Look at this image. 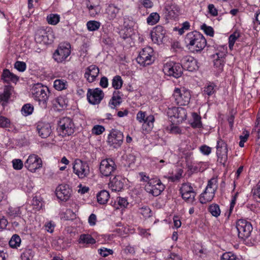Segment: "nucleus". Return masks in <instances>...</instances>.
<instances>
[{"instance_id":"obj_29","label":"nucleus","mask_w":260,"mask_h":260,"mask_svg":"<svg viewBox=\"0 0 260 260\" xmlns=\"http://www.w3.org/2000/svg\"><path fill=\"white\" fill-rule=\"evenodd\" d=\"M48 33L46 31L43 29H40L36 32L35 39L38 43L46 44L48 43Z\"/></svg>"},{"instance_id":"obj_57","label":"nucleus","mask_w":260,"mask_h":260,"mask_svg":"<svg viewBox=\"0 0 260 260\" xmlns=\"http://www.w3.org/2000/svg\"><path fill=\"white\" fill-rule=\"evenodd\" d=\"M12 164L14 169L17 170H21L23 166L22 161L19 159H15L13 160Z\"/></svg>"},{"instance_id":"obj_27","label":"nucleus","mask_w":260,"mask_h":260,"mask_svg":"<svg viewBox=\"0 0 260 260\" xmlns=\"http://www.w3.org/2000/svg\"><path fill=\"white\" fill-rule=\"evenodd\" d=\"M13 88L11 86H5L3 92L0 93V102L5 107L8 103L12 94Z\"/></svg>"},{"instance_id":"obj_36","label":"nucleus","mask_w":260,"mask_h":260,"mask_svg":"<svg viewBox=\"0 0 260 260\" xmlns=\"http://www.w3.org/2000/svg\"><path fill=\"white\" fill-rule=\"evenodd\" d=\"M110 197L109 192L106 190H101L96 196L97 201L100 204H105L107 203Z\"/></svg>"},{"instance_id":"obj_13","label":"nucleus","mask_w":260,"mask_h":260,"mask_svg":"<svg viewBox=\"0 0 260 260\" xmlns=\"http://www.w3.org/2000/svg\"><path fill=\"white\" fill-rule=\"evenodd\" d=\"M182 199L186 202L192 203L194 201L196 192L190 183H184L182 184L180 189Z\"/></svg>"},{"instance_id":"obj_46","label":"nucleus","mask_w":260,"mask_h":260,"mask_svg":"<svg viewBox=\"0 0 260 260\" xmlns=\"http://www.w3.org/2000/svg\"><path fill=\"white\" fill-rule=\"evenodd\" d=\"M59 15L56 14H51L47 17L48 23L53 25L57 24L59 22Z\"/></svg>"},{"instance_id":"obj_54","label":"nucleus","mask_w":260,"mask_h":260,"mask_svg":"<svg viewBox=\"0 0 260 260\" xmlns=\"http://www.w3.org/2000/svg\"><path fill=\"white\" fill-rule=\"evenodd\" d=\"M220 260H237V257L231 252H225L221 255Z\"/></svg>"},{"instance_id":"obj_51","label":"nucleus","mask_w":260,"mask_h":260,"mask_svg":"<svg viewBox=\"0 0 260 260\" xmlns=\"http://www.w3.org/2000/svg\"><path fill=\"white\" fill-rule=\"evenodd\" d=\"M10 120L8 118L0 115V127L8 128L10 126Z\"/></svg>"},{"instance_id":"obj_30","label":"nucleus","mask_w":260,"mask_h":260,"mask_svg":"<svg viewBox=\"0 0 260 260\" xmlns=\"http://www.w3.org/2000/svg\"><path fill=\"white\" fill-rule=\"evenodd\" d=\"M78 243L83 246L95 243V240L89 234H81L78 239Z\"/></svg>"},{"instance_id":"obj_42","label":"nucleus","mask_w":260,"mask_h":260,"mask_svg":"<svg viewBox=\"0 0 260 260\" xmlns=\"http://www.w3.org/2000/svg\"><path fill=\"white\" fill-rule=\"evenodd\" d=\"M86 26L89 31H93L99 29L101 23L95 20H90L87 22Z\"/></svg>"},{"instance_id":"obj_64","label":"nucleus","mask_w":260,"mask_h":260,"mask_svg":"<svg viewBox=\"0 0 260 260\" xmlns=\"http://www.w3.org/2000/svg\"><path fill=\"white\" fill-rule=\"evenodd\" d=\"M117 202L121 208H125L128 204V203L126 199L124 198H118L117 200Z\"/></svg>"},{"instance_id":"obj_6","label":"nucleus","mask_w":260,"mask_h":260,"mask_svg":"<svg viewBox=\"0 0 260 260\" xmlns=\"http://www.w3.org/2000/svg\"><path fill=\"white\" fill-rule=\"evenodd\" d=\"M173 96L175 103L179 106L187 105L191 98L189 90L184 87L175 88Z\"/></svg>"},{"instance_id":"obj_43","label":"nucleus","mask_w":260,"mask_h":260,"mask_svg":"<svg viewBox=\"0 0 260 260\" xmlns=\"http://www.w3.org/2000/svg\"><path fill=\"white\" fill-rule=\"evenodd\" d=\"M217 188V180L215 178H212L208 181L206 189H207V190L215 192Z\"/></svg>"},{"instance_id":"obj_16","label":"nucleus","mask_w":260,"mask_h":260,"mask_svg":"<svg viewBox=\"0 0 260 260\" xmlns=\"http://www.w3.org/2000/svg\"><path fill=\"white\" fill-rule=\"evenodd\" d=\"M37 132L42 138L48 137L52 133L50 123L44 121H39L35 124Z\"/></svg>"},{"instance_id":"obj_37","label":"nucleus","mask_w":260,"mask_h":260,"mask_svg":"<svg viewBox=\"0 0 260 260\" xmlns=\"http://www.w3.org/2000/svg\"><path fill=\"white\" fill-rule=\"evenodd\" d=\"M192 121L190 122V125L193 128H201L202 127L201 121V117L197 113H192Z\"/></svg>"},{"instance_id":"obj_20","label":"nucleus","mask_w":260,"mask_h":260,"mask_svg":"<svg viewBox=\"0 0 260 260\" xmlns=\"http://www.w3.org/2000/svg\"><path fill=\"white\" fill-rule=\"evenodd\" d=\"M181 62L182 69H184L189 72L196 71L199 68L197 60L191 56L183 57L181 60Z\"/></svg>"},{"instance_id":"obj_35","label":"nucleus","mask_w":260,"mask_h":260,"mask_svg":"<svg viewBox=\"0 0 260 260\" xmlns=\"http://www.w3.org/2000/svg\"><path fill=\"white\" fill-rule=\"evenodd\" d=\"M7 214L9 218L14 219L18 217L20 219L21 211L18 207H10L7 211Z\"/></svg>"},{"instance_id":"obj_28","label":"nucleus","mask_w":260,"mask_h":260,"mask_svg":"<svg viewBox=\"0 0 260 260\" xmlns=\"http://www.w3.org/2000/svg\"><path fill=\"white\" fill-rule=\"evenodd\" d=\"M2 79L6 83L10 82L16 83L18 80V78L16 75L10 72L8 69H4L2 75Z\"/></svg>"},{"instance_id":"obj_40","label":"nucleus","mask_w":260,"mask_h":260,"mask_svg":"<svg viewBox=\"0 0 260 260\" xmlns=\"http://www.w3.org/2000/svg\"><path fill=\"white\" fill-rule=\"evenodd\" d=\"M68 82L63 79H56L54 81V87L60 91L67 88Z\"/></svg>"},{"instance_id":"obj_25","label":"nucleus","mask_w":260,"mask_h":260,"mask_svg":"<svg viewBox=\"0 0 260 260\" xmlns=\"http://www.w3.org/2000/svg\"><path fill=\"white\" fill-rule=\"evenodd\" d=\"M99 74V69L95 65L89 66L85 71L84 77L89 83L94 82Z\"/></svg>"},{"instance_id":"obj_2","label":"nucleus","mask_w":260,"mask_h":260,"mask_svg":"<svg viewBox=\"0 0 260 260\" xmlns=\"http://www.w3.org/2000/svg\"><path fill=\"white\" fill-rule=\"evenodd\" d=\"M31 93L34 100L39 103L41 107L46 108L50 93L47 87L43 86L41 83H37L32 86Z\"/></svg>"},{"instance_id":"obj_18","label":"nucleus","mask_w":260,"mask_h":260,"mask_svg":"<svg viewBox=\"0 0 260 260\" xmlns=\"http://www.w3.org/2000/svg\"><path fill=\"white\" fill-rule=\"evenodd\" d=\"M168 113L171 117H173L176 119V122L178 123L182 122L187 117L186 111L182 107H173L172 109H169Z\"/></svg>"},{"instance_id":"obj_9","label":"nucleus","mask_w":260,"mask_h":260,"mask_svg":"<svg viewBox=\"0 0 260 260\" xmlns=\"http://www.w3.org/2000/svg\"><path fill=\"white\" fill-rule=\"evenodd\" d=\"M236 228L238 232V236L242 239L248 238L252 231L251 223L244 219H239L236 223Z\"/></svg>"},{"instance_id":"obj_4","label":"nucleus","mask_w":260,"mask_h":260,"mask_svg":"<svg viewBox=\"0 0 260 260\" xmlns=\"http://www.w3.org/2000/svg\"><path fill=\"white\" fill-rule=\"evenodd\" d=\"M136 60L138 63L143 67L152 64L155 60L154 53L152 48L147 46L143 48L139 52Z\"/></svg>"},{"instance_id":"obj_31","label":"nucleus","mask_w":260,"mask_h":260,"mask_svg":"<svg viewBox=\"0 0 260 260\" xmlns=\"http://www.w3.org/2000/svg\"><path fill=\"white\" fill-rule=\"evenodd\" d=\"M52 103L58 109H64L67 107L68 100L64 96H60L55 98Z\"/></svg>"},{"instance_id":"obj_39","label":"nucleus","mask_w":260,"mask_h":260,"mask_svg":"<svg viewBox=\"0 0 260 260\" xmlns=\"http://www.w3.org/2000/svg\"><path fill=\"white\" fill-rule=\"evenodd\" d=\"M160 16L157 12L151 13L147 18V23L148 25H153L159 20Z\"/></svg>"},{"instance_id":"obj_15","label":"nucleus","mask_w":260,"mask_h":260,"mask_svg":"<svg viewBox=\"0 0 260 260\" xmlns=\"http://www.w3.org/2000/svg\"><path fill=\"white\" fill-rule=\"evenodd\" d=\"M104 96V93L99 88L94 89L88 88L87 93V99L88 102L92 105L100 104Z\"/></svg>"},{"instance_id":"obj_32","label":"nucleus","mask_w":260,"mask_h":260,"mask_svg":"<svg viewBox=\"0 0 260 260\" xmlns=\"http://www.w3.org/2000/svg\"><path fill=\"white\" fill-rule=\"evenodd\" d=\"M225 55V52H217L215 55L217 56V58L215 59L214 61V66L215 68L218 69L219 71H221L223 68V57Z\"/></svg>"},{"instance_id":"obj_33","label":"nucleus","mask_w":260,"mask_h":260,"mask_svg":"<svg viewBox=\"0 0 260 260\" xmlns=\"http://www.w3.org/2000/svg\"><path fill=\"white\" fill-rule=\"evenodd\" d=\"M214 192L209 191L205 189L204 192L201 194L200 198V203L204 204L210 202L214 197Z\"/></svg>"},{"instance_id":"obj_58","label":"nucleus","mask_w":260,"mask_h":260,"mask_svg":"<svg viewBox=\"0 0 260 260\" xmlns=\"http://www.w3.org/2000/svg\"><path fill=\"white\" fill-rule=\"evenodd\" d=\"M55 226V224L52 221L46 222L44 225L45 230L50 233H53V232L54 231Z\"/></svg>"},{"instance_id":"obj_34","label":"nucleus","mask_w":260,"mask_h":260,"mask_svg":"<svg viewBox=\"0 0 260 260\" xmlns=\"http://www.w3.org/2000/svg\"><path fill=\"white\" fill-rule=\"evenodd\" d=\"M119 91H115L113 92V96L109 102V106L111 108H115L116 106L119 105L122 103V99L121 96L118 95Z\"/></svg>"},{"instance_id":"obj_45","label":"nucleus","mask_w":260,"mask_h":260,"mask_svg":"<svg viewBox=\"0 0 260 260\" xmlns=\"http://www.w3.org/2000/svg\"><path fill=\"white\" fill-rule=\"evenodd\" d=\"M35 252L31 249H25L21 254V258L22 260H31L32 259Z\"/></svg>"},{"instance_id":"obj_49","label":"nucleus","mask_w":260,"mask_h":260,"mask_svg":"<svg viewBox=\"0 0 260 260\" xmlns=\"http://www.w3.org/2000/svg\"><path fill=\"white\" fill-rule=\"evenodd\" d=\"M240 37V34L235 32L231 35L229 38V47L231 50L233 48L236 41Z\"/></svg>"},{"instance_id":"obj_8","label":"nucleus","mask_w":260,"mask_h":260,"mask_svg":"<svg viewBox=\"0 0 260 260\" xmlns=\"http://www.w3.org/2000/svg\"><path fill=\"white\" fill-rule=\"evenodd\" d=\"M162 70L166 75L173 76L176 78L180 77L183 73L182 67L181 64L174 61L166 62L164 65Z\"/></svg>"},{"instance_id":"obj_59","label":"nucleus","mask_w":260,"mask_h":260,"mask_svg":"<svg viewBox=\"0 0 260 260\" xmlns=\"http://www.w3.org/2000/svg\"><path fill=\"white\" fill-rule=\"evenodd\" d=\"M254 199L257 202L260 203V182L258 183L253 192Z\"/></svg>"},{"instance_id":"obj_61","label":"nucleus","mask_w":260,"mask_h":260,"mask_svg":"<svg viewBox=\"0 0 260 260\" xmlns=\"http://www.w3.org/2000/svg\"><path fill=\"white\" fill-rule=\"evenodd\" d=\"M99 253L103 257H106L113 252L112 249L104 248L99 249Z\"/></svg>"},{"instance_id":"obj_53","label":"nucleus","mask_w":260,"mask_h":260,"mask_svg":"<svg viewBox=\"0 0 260 260\" xmlns=\"http://www.w3.org/2000/svg\"><path fill=\"white\" fill-rule=\"evenodd\" d=\"M201 29L204 30V32L210 37H213L214 35V30L211 26H207L205 24L201 25Z\"/></svg>"},{"instance_id":"obj_21","label":"nucleus","mask_w":260,"mask_h":260,"mask_svg":"<svg viewBox=\"0 0 260 260\" xmlns=\"http://www.w3.org/2000/svg\"><path fill=\"white\" fill-rule=\"evenodd\" d=\"M166 34V30L163 26L161 25H157L150 32V36L152 41L156 44L161 43L165 35Z\"/></svg>"},{"instance_id":"obj_22","label":"nucleus","mask_w":260,"mask_h":260,"mask_svg":"<svg viewBox=\"0 0 260 260\" xmlns=\"http://www.w3.org/2000/svg\"><path fill=\"white\" fill-rule=\"evenodd\" d=\"M136 119L139 122H143L144 124L147 125L148 127H146V129H148V130H150L153 128L155 120L153 115H150L146 117V112L140 111L137 114Z\"/></svg>"},{"instance_id":"obj_26","label":"nucleus","mask_w":260,"mask_h":260,"mask_svg":"<svg viewBox=\"0 0 260 260\" xmlns=\"http://www.w3.org/2000/svg\"><path fill=\"white\" fill-rule=\"evenodd\" d=\"M120 9L114 4H110L106 9V13L108 18L110 20H113L119 16Z\"/></svg>"},{"instance_id":"obj_3","label":"nucleus","mask_w":260,"mask_h":260,"mask_svg":"<svg viewBox=\"0 0 260 260\" xmlns=\"http://www.w3.org/2000/svg\"><path fill=\"white\" fill-rule=\"evenodd\" d=\"M57 131L62 137L69 136L75 132V124L73 120L68 117H63L58 121Z\"/></svg>"},{"instance_id":"obj_63","label":"nucleus","mask_w":260,"mask_h":260,"mask_svg":"<svg viewBox=\"0 0 260 260\" xmlns=\"http://www.w3.org/2000/svg\"><path fill=\"white\" fill-rule=\"evenodd\" d=\"M171 133L177 134L181 133V129L179 126L172 124L170 127H168Z\"/></svg>"},{"instance_id":"obj_56","label":"nucleus","mask_w":260,"mask_h":260,"mask_svg":"<svg viewBox=\"0 0 260 260\" xmlns=\"http://www.w3.org/2000/svg\"><path fill=\"white\" fill-rule=\"evenodd\" d=\"M105 131V128L103 126L100 125H95L92 129V134L96 135H99L102 134Z\"/></svg>"},{"instance_id":"obj_60","label":"nucleus","mask_w":260,"mask_h":260,"mask_svg":"<svg viewBox=\"0 0 260 260\" xmlns=\"http://www.w3.org/2000/svg\"><path fill=\"white\" fill-rule=\"evenodd\" d=\"M139 2L147 9L151 8L153 6V3L151 0H139Z\"/></svg>"},{"instance_id":"obj_62","label":"nucleus","mask_w":260,"mask_h":260,"mask_svg":"<svg viewBox=\"0 0 260 260\" xmlns=\"http://www.w3.org/2000/svg\"><path fill=\"white\" fill-rule=\"evenodd\" d=\"M208 9L209 13L213 16H216L218 15V11L215 8L213 4H209L208 6Z\"/></svg>"},{"instance_id":"obj_5","label":"nucleus","mask_w":260,"mask_h":260,"mask_svg":"<svg viewBox=\"0 0 260 260\" xmlns=\"http://www.w3.org/2000/svg\"><path fill=\"white\" fill-rule=\"evenodd\" d=\"M73 172L79 178L84 179L90 174V168L87 162L76 159L73 166Z\"/></svg>"},{"instance_id":"obj_10","label":"nucleus","mask_w":260,"mask_h":260,"mask_svg":"<svg viewBox=\"0 0 260 260\" xmlns=\"http://www.w3.org/2000/svg\"><path fill=\"white\" fill-rule=\"evenodd\" d=\"M43 166L42 160L38 155H29L24 162V167L30 172L35 173Z\"/></svg>"},{"instance_id":"obj_19","label":"nucleus","mask_w":260,"mask_h":260,"mask_svg":"<svg viewBox=\"0 0 260 260\" xmlns=\"http://www.w3.org/2000/svg\"><path fill=\"white\" fill-rule=\"evenodd\" d=\"M72 189L67 184H60L56 189V195L62 201H68L71 195Z\"/></svg>"},{"instance_id":"obj_41","label":"nucleus","mask_w":260,"mask_h":260,"mask_svg":"<svg viewBox=\"0 0 260 260\" xmlns=\"http://www.w3.org/2000/svg\"><path fill=\"white\" fill-rule=\"evenodd\" d=\"M123 84V80L121 76L116 75L114 76L112 80V86L116 90L121 88Z\"/></svg>"},{"instance_id":"obj_24","label":"nucleus","mask_w":260,"mask_h":260,"mask_svg":"<svg viewBox=\"0 0 260 260\" xmlns=\"http://www.w3.org/2000/svg\"><path fill=\"white\" fill-rule=\"evenodd\" d=\"M125 179L120 176H116L111 179L109 186L112 191H120L124 186Z\"/></svg>"},{"instance_id":"obj_14","label":"nucleus","mask_w":260,"mask_h":260,"mask_svg":"<svg viewBox=\"0 0 260 260\" xmlns=\"http://www.w3.org/2000/svg\"><path fill=\"white\" fill-rule=\"evenodd\" d=\"M123 135L122 132L116 129H112L108 135V143L110 146L114 148L121 146L123 141Z\"/></svg>"},{"instance_id":"obj_1","label":"nucleus","mask_w":260,"mask_h":260,"mask_svg":"<svg viewBox=\"0 0 260 260\" xmlns=\"http://www.w3.org/2000/svg\"><path fill=\"white\" fill-rule=\"evenodd\" d=\"M186 46L193 52H201L205 47L206 40L200 32L194 31L188 32L184 39Z\"/></svg>"},{"instance_id":"obj_17","label":"nucleus","mask_w":260,"mask_h":260,"mask_svg":"<svg viewBox=\"0 0 260 260\" xmlns=\"http://www.w3.org/2000/svg\"><path fill=\"white\" fill-rule=\"evenodd\" d=\"M228 147L226 143L221 139L217 141L216 154L220 162L224 164L228 159Z\"/></svg>"},{"instance_id":"obj_7","label":"nucleus","mask_w":260,"mask_h":260,"mask_svg":"<svg viewBox=\"0 0 260 260\" xmlns=\"http://www.w3.org/2000/svg\"><path fill=\"white\" fill-rule=\"evenodd\" d=\"M165 186L157 178H151V180L145 185V190L147 192L153 196L157 197L164 190Z\"/></svg>"},{"instance_id":"obj_55","label":"nucleus","mask_w":260,"mask_h":260,"mask_svg":"<svg viewBox=\"0 0 260 260\" xmlns=\"http://www.w3.org/2000/svg\"><path fill=\"white\" fill-rule=\"evenodd\" d=\"M14 67L19 72H23L26 70V65L23 61H17L14 64Z\"/></svg>"},{"instance_id":"obj_44","label":"nucleus","mask_w":260,"mask_h":260,"mask_svg":"<svg viewBox=\"0 0 260 260\" xmlns=\"http://www.w3.org/2000/svg\"><path fill=\"white\" fill-rule=\"evenodd\" d=\"M20 243L21 239L17 234L13 235L9 241V245L12 248H17L19 246Z\"/></svg>"},{"instance_id":"obj_52","label":"nucleus","mask_w":260,"mask_h":260,"mask_svg":"<svg viewBox=\"0 0 260 260\" xmlns=\"http://www.w3.org/2000/svg\"><path fill=\"white\" fill-rule=\"evenodd\" d=\"M87 8H97L100 7L99 0H87L86 1Z\"/></svg>"},{"instance_id":"obj_23","label":"nucleus","mask_w":260,"mask_h":260,"mask_svg":"<svg viewBox=\"0 0 260 260\" xmlns=\"http://www.w3.org/2000/svg\"><path fill=\"white\" fill-rule=\"evenodd\" d=\"M180 9L178 5L174 3L167 4L165 7V12L169 19H175L179 14Z\"/></svg>"},{"instance_id":"obj_12","label":"nucleus","mask_w":260,"mask_h":260,"mask_svg":"<svg viewBox=\"0 0 260 260\" xmlns=\"http://www.w3.org/2000/svg\"><path fill=\"white\" fill-rule=\"evenodd\" d=\"M71 45L67 44L66 45H60L53 53V58L57 62H62L71 54Z\"/></svg>"},{"instance_id":"obj_48","label":"nucleus","mask_w":260,"mask_h":260,"mask_svg":"<svg viewBox=\"0 0 260 260\" xmlns=\"http://www.w3.org/2000/svg\"><path fill=\"white\" fill-rule=\"evenodd\" d=\"M34 111V107L30 104H25L21 109L22 114L26 116L32 114Z\"/></svg>"},{"instance_id":"obj_38","label":"nucleus","mask_w":260,"mask_h":260,"mask_svg":"<svg viewBox=\"0 0 260 260\" xmlns=\"http://www.w3.org/2000/svg\"><path fill=\"white\" fill-rule=\"evenodd\" d=\"M217 89V86L214 83L210 82L205 86L203 92L205 95L211 96L215 93Z\"/></svg>"},{"instance_id":"obj_50","label":"nucleus","mask_w":260,"mask_h":260,"mask_svg":"<svg viewBox=\"0 0 260 260\" xmlns=\"http://www.w3.org/2000/svg\"><path fill=\"white\" fill-rule=\"evenodd\" d=\"M139 213L144 218H148L151 216L152 213L150 209L147 206L139 208Z\"/></svg>"},{"instance_id":"obj_11","label":"nucleus","mask_w":260,"mask_h":260,"mask_svg":"<svg viewBox=\"0 0 260 260\" xmlns=\"http://www.w3.org/2000/svg\"><path fill=\"white\" fill-rule=\"evenodd\" d=\"M117 166L111 158H106L101 161L100 166L101 173L104 176H109L115 171Z\"/></svg>"},{"instance_id":"obj_47","label":"nucleus","mask_w":260,"mask_h":260,"mask_svg":"<svg viewBox=\"0 0 260 260\" xmlns=\"http://www.w3.org/2000/svg\"><path fill=\"white\" fill-rule=\"evenodd\" d=\"M208 210L213 216L218 217L220 215V210L219 206L216 204H213L211 205L209 207Z\"/></svg>"}]
</instances>
